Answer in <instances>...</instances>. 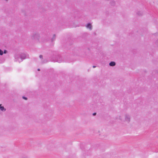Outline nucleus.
I'll use <instances>...</instances> for the list:
<instances>
[{
    "label": "nucleus",
    "instance_id": "obj_1",
    "mask_svg": "<svg viewBox=\"0 0 158 158\" xmlns=\"http://www.w3.org/2000/svg\"><path fill=\"white\" fill-rule=\"evenodd\" d=\"M124 118H123V117L120 116L119 117V119L123 122H126L127 123H129L130 121L131 117L128 114H126L124 115Z\"/></svg>",
    "mask_w": 158,
    "mask_h": 158
},
{
    "label": "nucleus",
    "instance_id": "obj_2",
    "mask_svg": "<svg viewBox=\"0 0 158 158\" xmlns=\"http://www.w3.org/2000/svg\"><path fill=\"white\" fill-rule=\"evenodd\" d=\"M40 37V35L38 32H35L31 37L32 39L38 40Z\"/></svg>",
    "mask_w": 158,
    "mask_h": 158
},
{
    "label": "nucleus",
    "instance_id": "obj_3",
    "mask_svg": "<svg viewBox=\"0 0 158 158\" xmlns=\"http://www.w3.org/2000/svg\"><path fill=\"white\" fill-rule=\"evenodd\" d=\"M20 56L21 60L20 62L22 61L23 60L28 58V55H26L24 53L21 54ZM19 62H20V61H19Z\"/></svg>",
    "mask_w": 158,
    "mask_h": 158
},
{
    "label": "nucleus",
    "instance_id": "obj_4",
    "mask_svg": "<svg viewBox=\"0 0 158 158\" xmlns=\"http://www.w3.org/2000/svg\"><path fill=\"white\" fill-rule=\"evenodd\" d=\"M57 61L60 63L62 61V58L60 56H58L57 57Z\"/></svg>",
    "mask_w": 158,
    "mask_h": 158
},
{
    "label": "nucleus",
    "instance_id": "obj_5",
    "mask_svg": "<svg viewBox=\"0 0 158 158\" xmlns=\"http://www.w3.org/2000/svg\"><path fill=\"white\" fill-rule=\"evenodd\" d=\"M86 27L87 28H89L90 30H92V27L90 23H88Z\"/></svg>",
    "mask_w": 158,
    "mask_h": 158
},
{
    "label": "nucleus",
    "instance_id": "obj_6",
    "mask_svg": "<svg viewBox=\"0 0 158 158\" xmlns=\"http://www.w3.org/2000/svg\"><path fill=\"white\" fill-rule=\"evenodd\" d=\"M116 63L114 61H111L109 63V65L110 66H114L115 65Z\"/></svg>",
    "mask_w": 158,
    "mask_h": 158
},
{
    "label": "nucleus",
    "instance_id": "obj_7",
    "mask_svg": "<svg viewBox=\"0 0 158 158\" xmlns=\"http://www.w3.org/2000/svg\"><path fill=\"white\" fill-rule=\"evenodd\" d=\"M0 109L1 110L3 111H4L6 110V109L3 106H2V104H0Z\"/></svg>",
    "mask_w": 158,
    "mask_h": 158
},
{
    "label": "nucleus",
    "instance_id": "obj_8",
    "mask_svg": "<svg viewBox=\"0 0 158 158\" xmlns=\"http://www.w3.org/2000/svg\"><path fill=\"white\" fill-rule=\"evenodd\" d=\"M110 4L112 6H114L115 5V2L114 1H111L110 2Z\"/></svg>",
    "mask_w": 158,
    "mask_h": 158
},
{
    "label": "nucleus",
    "instance_id": "obj_9",
    "mask_svg": "<svg viewBox=\"0 0 158 158\" xmlns=\"http://www.w3.org/2000/svg\"><path fill=\"white\" fill-rule=\"evenodd\" d=\"M142 12L141 11H138L137 13V14L139 15H142Z\"/></svg>",
    "mask_w": 158,
    "mask_h": 158
},
{
    "label": "nucleus",
    "instance_id": "obj_10",
    "mask_svg": "<svg viewBox=\"0 0 158 158\" xmlns=\"http://www.w3.org/2000/svg\"><path fill=\"white\" fill-rule=\"evenodd\" d=\"M56 35L55 34L53 35V38L52 39V41H53L55 40Z\"/></svg>",
    "mask_w": 158,
    "mask_h": 158
},
{
    "label": "nucleus",
    "instance_id": "obj_11",
    "mask_svg": "<svg viewBox=\"0 0 158 158\" xmlns=\"http://www.w3.org/2000/svg\"><path fill=\"white\" fill-rule=\"evenodd\" d=\"M3 54V51L0 49V55H2Z\"/></svg>",
    "mask_w": 158,
    "mask_h": 158
},
{
    "label": "nucleus",
    "instance_id": "obj_12",
    "mask_svg": "<svg viewBox=\"0 0 158 158\" xmlns=\"http://www.w3.org/2000/svg\"><path fill=\"white\" fill-rule=\"evenodd\" d=\"M23 98L26 100L27 99V98L24 96L23 97Z\"/></svg>",
    "mask_w": 158,
    "mask_h": 158
},
{
    "label": "nucleus",
    "instance_id": "obj_13",
    "mask_svg": "<svg viewBox=\"0 0 158 158\" xmlns=\"http://www.w3.org/2000/svg\"><path fill=\"white\" fill-rule=\"evenodd\" d=\"M7 51L6 50H5L4 51V52H3V53H7Z\"/></svg>",
    "mask_w": 158,
    "mask_h": 158
},
{
    "label": "nucleus",
    "instance_id": "obj_14",
    "mask_svg": "<svg viewBox=\"0 0 158 158\" xmlns=\"http://www.w3.org/2000/svg\"><path fill=\"white\" fill-rule=\"evenodd\" d=\"M39 57L40 58H43V56L42 55H40L39 56Z\"/></svg>",
    "mask_w": 158,
    "mask_h": 158
},
{
    "label": "nucleus",
    "instance_id": "obj_15",
    "mask_svg": "<svg viewBox=\"0 0 158 158\" xmlns=\"http://www.w3.org/2000/svg\"><path fill=\"white\" fill-rule=\"evenodd\" d=\"M96 113H93V116H95V115H96Z\"/></svg>",
    "mask_w": 158,
    "mask_h": 158
},
{
    "label": "nucleus",
    "instance_id": "obj_16",
    "mask_svg": "<svg viewBox=\"0 0 158 158\" xmlns=\"http://www.w3.org/2000/svg\"><path fill=\"white\" fill-rule=\"evenodd\" d=\"M93 67L94 68H96V66H94H94H93Z\"/></svg>",
    "mask_w": 158,
    "mask_h": 158
},
{
    "label": "nucleus",
    "instance_id": "obj_17",
    "mask_svg": "<svg viewBox=\"0 0 158 158\" xmlns=\"http://www.w3.org/2000/svg\"><path fill=\"white\" fill-rule=\"evenodd\" d=\"M156 43L158 44V40L156 41Z\"/></svg>",
    "mask_w": 158,
    "mask_h": 158
},
{
    "label": "nucleus",
    "instance_id": "obj_18",
    "mask_svg": "<svg viewBox=\"0 0 158 158\" xmlns=\"http://www.w3.org/2000/svg\"><path fill=\"white\" fill-rule=\"evenodd\" d=\"M38 71H40V69H38Z\"/></svg>",
    "mask_w": 158,
    "mask_h": 158
},
{
    "label": "nucleus",
    "instance_id": "obj_19",
    "mask_svg": "<svg viewBox=\"0 0 158 158\" xmlns=\"http://www.w3.org/2000/svg\"><path fill=\"white\" fill-rule=\"evenodd\" d=\"M15 59H16V56H15Z\"/></svg>",
    "mask_w": 158,
    "mask_h": 158
}]
</instances>
